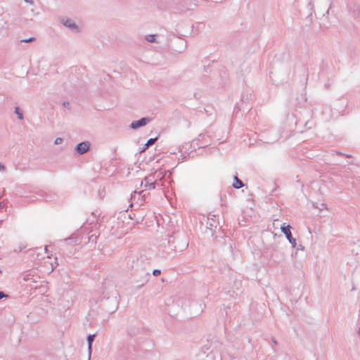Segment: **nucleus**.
Wrapping results in <instances>:
<instances>
[{"mask_svg":"<svg viewBox=\"0 0 360 360\" xmlns=\"http://www.w3.org/2000/svg\"><path fill=\"white\" fill-rule=\"evenodd\" d=\"M162 178V172L156 171L148 176H146L141 182V186L144 185V187L148 190H153L156 188L157 180Z\"/></svg>","mask_w":360,"mask_h":360,"instance_id":"1","label":"nucleus"},{"mask_svg":"<svg viewBox=\"0 0 360 360\" xmlns=\"http://www.w3.org/2000/svg\"><path fill=\"white\" fill-rule=\"evenodd\" d=\"M194 141L196 142L199 148H204L211 144V138L207 134H201Z\"/></svg>","mask_w":360,"mask_h":360,"instance_id":"2","label":"nucleus"},{"mask_svg":"<svg viewBox=\"0 0 360 360\" xmlns=\"http://www.w3.org/2000/svg\"><path fill=\"white\" fill-rule=\"evenodd\" d=\"M90 146L89 141H82L76 146L75 151L79 155H83L89 151Z\"/></svg>","mask_w":360,"mask_h":360,"instance_id":"3","label":"nucleus"},{"mask_svg":"<svg viewBox=\"0 0 360 360\" xmlns=\"http://www.w3.org/2000/svg\"><path fill=\"white\" fill-rule=\"evenodd\" d=\"M150 121V118L143 117L139 120L132 122L130 124V127L133 129H137L141 127L146 126Z\"/></svg>","mask_w":360,"mask_h":360,"instance_id":"4","label":"nucleus"},{"mask_svg":"<svg viewBox=\"0 0 360 360\" xmlns=\"http://www.w3.org/2000/svg\"><path fill=\"white\" fill-rule=\"evenodd\" d=\"M218 216H216L214 214L210 215L207 217V227L210 229L211 231L213 230V229H217L219 226V221H218Z\"/></svg>","mask_w":360,"mask_h":360,"instance_id":"5","label":"nucleus"},{"mask_svg":"<svg viewBox=\"0 0 360 360\" xmlns=\"http://www.w3.org/2000/svg\"><path fill=\"white\" fill-rule=\"evenodd\" d=\"M281 231L285 235L288 241L292 244V235L291 233V226L288 225H285V223L283 224L281 226Z\"/></svg>","mask_w":360,"mask_h":360,"instance_id":"6","label":"nucleus"},{"mask_svg":"<svg viewBox=\"0 0 360 360\" xmlns=\"http://www.w3.org/2000/svg\"><path fill=\"white\" fill-rule=\"evenodd\" d=\"M62 23L67 27L70 28L72 31L75 32H79V27L70 18H67L65 20H62Z\"/></svg>","mask_w":360,"mask_h":360,"instance_id":"7","label":"nucleus"},{"mask_svg":"<svg viewBox=\"0 0 360 360\" xmlns=\"http://www.w3.org/2000/svg\"><path fill=\"white\" fill-rule=\"evenodd\" d=\"M233 180V187L234 188L238 189L244 186L243 182L236 175L234 176Z\"/></svg>","mask_w":360,"mask_h":360,"instance_id":"8","label":"nucleus"},{"mask_svg":"<svg viewBox=\"0 0 360 360\" xmlns=\"http://www.w3.org/2000/svg\"><path fill=\"white\" fill-rule=\"evenodd\" d=\"M175 43L180 44V48L178 49H174L175 51L181 53V52H182L185 49L186 42L184 40H182L181 39H176Z\"/></svg>","mask_w":360,"mask_h":360,"instance_id":"9","label":"nucleus"},{"mask_svg":"<svg viewBox=\"0 0 360 360\" xmlns=\"http://www.w3.org/2000/svg\"><path fill=\"white\" fill-rule=\"evenodd\" d=\"M95 338H96L95 334L89 335L87 337L88 349H89V353H91L92 342L94 341Z\"/></svg>","mask_w":360,"mask_h":360,"instance_id":"10","label":"nucleus"},{"mask_svg":"<svg viewBox=\"0 0 360 360\" xmlns=\"http://www.w3.org/2000/svg\"><path fill=\"white\" fill-rule=\"evenodd\" d=\"M156 34H148L145 37V39L150 43L156 42Z\"/></svg>","mask_w":360,"mask_h":360,"instance_id":"11","label":"nucleus"},{"mask_svg":"<svg viewBox=\"0 0 360 360\" xmlns=\"http://www.w3.org/2000/svg\"><path fill=\"white\" fill-rule=\"evenodd\" d=\"M15 113L17 115L18 118L19 120H23V118H24L23 114H22V112L21 111V110L20 109L19 107H15Z\"/></svg>","mask_w":360,"mask_h":360,"instance_id":"12","label":"nucleus"},{"mask_svg":"<svg viewBox=\"0 0 360 360\" xmlns=\"http://www.w3.org/2000/svg\"><path fill=\"white\" fill-rule=\"evenodd\" d=\"M157 138H151L148 139L146 143V148H148L150 146H152L155 142Z\"/></svg>","mask_w":360,"mask_h":360,"instance_id":"13","label":"nucleus"},{"mask_svg":"<svg viewBox=\"0 0 360 360\" xmlns=\"http://www.w3.org/2000/svg\"><path fill=\"white\" fill-rule=\"evenodd\" d=\"M36 40V39L34 37H30L28 39H21L20 40V42L21 43H30V42H33Z\"/></svg>","mask_w":360,"mask_h":360,"instance_id":"14","label":"nucleus"},{"mask_svg":"<svg viewBox=\"0 0 360 360\" xmlns=\"http://www.w3.org/2000/svg\"><path fill=\"white\" fill-rule=\"evenodd\" d=\"M63 139L60 138V137H58L55 139V141H54V143L56 145H59V144H61L63 143Z\"/></svg>","mask_w":360,"mask_h":360,"instance_id":"15","label":"nucleus"},{"mask_svg":"<svg viewBox=\"0 0 360 360\" xmlns=\"http://www.w3.org/2000/svg\"><path fill=\"white\" fill-rule=\"evenodd\" d=\"M161 274V271L160 269H154L153 271V275L154 276H158Z\"/></svg>","mask_w":360,"mask_h":360,"instance_id":"16","label":"nucleus"},{"mask_svg":"<svg viewBox=\"0 0 360 360\" xmlns=\"http://www.w3.org/2000/svg\"><path fill=\"white\" fill-rule=\"evenodd\" d=\"M69 240L72 241L74 243H76L77 239L75 238H73V237H70V238L65 239V241H69Z\"/></svg>","mask_w":360,"mask_h":360,"instance_id":"17","label":"nucleus"},{"mask_svg":"<svg viewBox=\"0 0 360 360\" xmlns=\"http://www.w3.org/2000/svg\"><path fill=\"white\" fill-rule=\"evenodd\" d=\"M63 105L64 107H65V108H70V103H69V102H68V101H64V102L63 103Z\"/></svg>","mask_w":360,"mask_h":360,"instance_id":"18","label":"nucleus"},{"mask_svg":"<svg viewBox=\"0 0 360 360\" xmlns=\"http://www.w3.org/2000/svg\"><path fill=\"white\" fill-rule=\"evenodd\" d=\"M8 295L5 294L4 292H0V300L4 297H7Z\"/></svg>","mask_w":360,"mask_h":360,"instance_id":"19","label":"nucleus"},{"mask_svg":"<svg viewBox=\"0 0 360 360\" xmlns=\"http://www.w3.org/2000/svg\"><path fill=\"white\" fill-rule=\"evenodd\" d=\"M5 170V166L0 162V171L3 172Z\"/></svg>","mask_w":360,"mask_h":360,"instance_id":"20","label":"nucleus"},{"mask_svg":"<svg viewBox=\"0 0 360 360\" xmlns=\"http://www.w3.org/2000/svg\"><path fill=\"white\" fill-rule=\"evenodd\" d=\"M25 1L28 3V4H34L33 0H25Z\"/></svg>","mask_w":360,"mask_h":360,"instance_id":"21","label":"nucleus"},{"mask_svg":"<svg viewBox=\"0 0 360 360\" xmlns=\"http://www.w3.org/2000/svg\"><path fill=\"white\" fill-rule=\"evenodd\" d=\"M272 342H274V345L277 344V342L274 338H272Z\"/></svg>","mask_w":360,"mask_h":360,"instance_id":"22","label":"nucleus"},{"mask_svg":"<svg viewBox=\"0 0 360 360\" xmlns=\"http://www.w3.org/2000/svg\"><path fill=\"white\" fill-rule=\"evenodd\" d=\"M143 285H144V283L139 285H137V288H141V286H143Z\"/></svg>","mask_w":360,"mask_h":360,"instance_id":"23","label":"nucleus"},{"mask_svg":"<svg viewBox=\"0 0 360 360\" xmlns=\"http://www.w3.org/2000/svg\"><path fill=\"white\" fill-rule=\"evenodd\" d=\"M44 251H45L46 252H48L47 247H45V248H44Z\"/></svg>","mask_w":360,"mask_h":360,"instance_id":"24","label":"nucleus"},{"mask_svg":"<svg viewBox=\"0 0 360 360\" xmlns=\"http://www.w3.org/2000/svg\"><path fill=\"white\" fill-rule=\"evenodd\" d=\"M143 192V191H141L139 192V193L141 195Z\"/></svg>","mask_w":360,"mask_h":360,"instance_id":"25","label":"nucleus"}]
</instances>
